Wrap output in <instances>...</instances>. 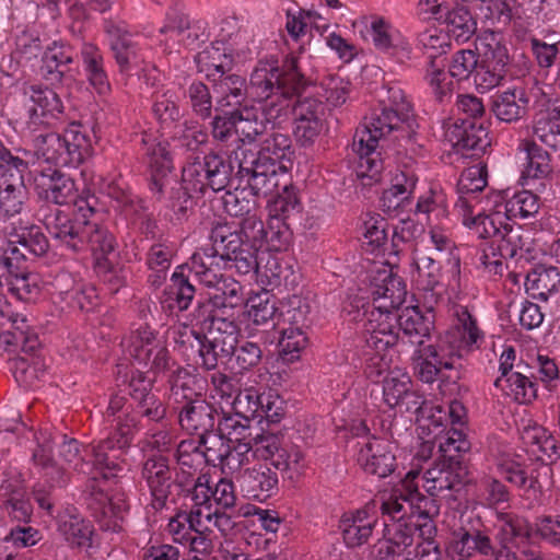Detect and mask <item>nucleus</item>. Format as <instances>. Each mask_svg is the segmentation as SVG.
Masks as SVG:
<instances>
[{"label":"nucleus","mask_w":560,"mask_h":560,"mask_svg":"<svg viewBox=\"0 0 560 560\" xmlns=\"http://www.w3.org/2000/svg\"><path fill=\"white\" fill-rule=\"evenodd\" d=\"M383 401L390 409H397L400 412L420 411L424 415L422 404L424 400L421 395L412 389V381L405 369L397 365L388 369L381 376Z\"/></svg>","instance_id":"obj_14"},{"label":"nucleus","mask_w":560,"mask_h":560,"mask_svg":"<svg viewBox=\"0 0 560 560\" xmlns=\"http://www.w3.org/2000/svg\"><path fill=\"white\" fill-rule=\"evenodd\" d=\"M218 430L230 442L247 441L250 438V419L235 411L217 415Z\"/></svg>","instance_id":"obj_55"},{"label":"nucleus","mask_w":560,"mask_h":560,"mask_svg":"<svg viewBox=\"0 0 560 560\" xmlns=\"http://www.w3.org/2000/svg\"><path fill=\"white\" fill-rule=\"evenodd\" d=\"M310 305L305 299L300 295H292L283 299L278 306L277 323L278 327H305Z\"/></svg>","instance_id":"obj_50"},{"label":"nucleus","mask_w":560,"mask_h":560,"mask_svg":"<svg viewBox=\"0 0 560 560\" xmlns=\"http://www.w3.org/2000/svg\"><path fill=\"white\" fill-rule=\"evenodd\" d=\"M58 530L67 541L78 547L89 546L93 533L89 522L70 512L59 515Z\"/></svg>","instance_id":"obj_49"},{"label":"nucleus","mask_w":560,"mask_h":560,"mask_svg":"<svg viewBox=\"0 0 560 560\" xmlns=\"http://www.w3.org/2000/svg\"><path fill=\"white\" fill-rule=\"evenodd\" d=\"M487 186V170L482 164H475L466 168L457 184L458 199L460 197L476 198L477 201L482 200L475 192L482 190Z\"/></svg>","instance_id":"obj_63"},{"label":"nucleus","mask_w":560,"mask_h":560,"mask_svg":"<svg viewBox=\"0 0 560 560\" xmlns=\"http://www.w3.org/2000/svg\"><path fill=\"white\" fill-rule=\"evenodd\" d=\"M75 207L73 218L58 209L47 214L45 226L50 236L67 248L73 252L89 248L100 264L114 250V237L98 223L88 201L79 200Z\"/></svg>","instance_id":"obj_4"},{"label":"nucleus","mask_w":560,"mask_h":560,"mask_svg":"<svg viewBox=\"0 0 560 560\" xmlns=\"http://www.w3.org/2000/svg\"><path fill=\"white\" fill-rule=\"evenodd\" d=\"M136 427V419L126 416L124 419L118 417L117 429L112 436L98 442H93L90 446V453L93 456V462H84L81 470L97 477L100 472L104 479H109L121 469L120 464L115 455H108V451L122 450L127 447L133 434Z\"/></svg>","instance_id":"obj_11"},{"label":"nucleus","mask_w":560,"mask_h":560,"mask_svg":"<svg viewBox=\"0 0 560 560\" xmlns=\"http://www.w3.org/2000/svg\"><path fill=\"white\" fill-rule=\"evenodd\" d=\"M540 203L536 195L528 190L515 192L511 198L504 196V210L512 218H528L536 214Z\"/></svg>","instance_id":"obj_64"},{"label":"nucleus","mask_w":560,"mask_h":560,"mask_svg":"<svg viewBox=\"0 0 560 560\" xmlns=\"http://www.w3.org/2000/svg\"><path fill=\"white\" fill-rule=\"evenodd\" d=\"M11 370L15 381L24 387H33L46 373L45 359L35 351H28L12 360Z\"/></svg>","instance_id":"obj_41"},{"label":"nucleus","mask_w":560,"mask_h":560,"mask_svg":"<svg viewBox=\"0 0 560 560\" xmlns=\"http://www.w3.org/2000/svg\"><path fill=\"white\" fill-rule=\"evenodd\" d=\"M533 140H522L518 151L523 154L522 177L525 179L546 178L551 173L550 156Z\"/></svg>","instance_id":"obj_38"},{"label":"nucleus","mask_w":560,"mask_h":560,"mask_svg":"<svg viewBox=\"0 0 560 560\" xmlns=\"http://www.w3.org/2000/svg\"><path fill=\"white\" fill-rule=\"evenodd\" d=\"M494 385L503 395L520 404H527L536 397L535 384L520 372L500 375Z\"/></svg>","instance_id":"obj_47"},{"label":"nucleus","mask_w":560,"mask_h":560,"mask_svg":"<svg viewBox=\"0 0 560 560\" xmlns=\"http://www.w3.org/2000/svg\"><path fill=\"white\" fill-rule=\"evenodd\" d=\"M393 442L372 436L360 445L358 464L368 474L385 478L395 469V451Z\"/></svg>","instance_id":"obj_19"},{"label":"nucleus","mask_w":560,"mask_h":560,"mask_svg":"<svg viewBox=\"0 0 560 560\" xmlns=\"http://www.w3.org/2000/svg\"><path fill=\"white\" fill-rule=\"evenodd\" d=\"M35 173L34 184L39 198L55 205H66L75 199L74 182L59 170L49 166Z\"/></svg>","instance_id":"obj_23"},{"label":"nucleus","mask_w":560,"mask_h":560,"mask_svg":"<svg viewBox=\"0 0 560 560\" xmlns=\"http://www.w3.org/2000/svg\"><path fill=\"white\" fill-rule=\"evenodd\" d=\"M306 80L299 70V59L288 57L282 67L277 60H260L254 68L247 94L267 107L270 118H288L292 98L304 90Z\"/></svg>","instance_id":"obj_2"},{"label":"nucleus","mask_w":560,"mask_h":560,"mask_svg":"<svg viewBox=\"0 0 560 560\" xmlns=\"http://www.w3.org/2000/svg\"><path fill=\"white\" fill-rule=\"evenodd\" d=\"M454 211L463 224L481 238L494 237L510 244L520 237L511 228V220L504 210L503 192H492L479 201L476 198L460 197Z\"/></svg>","instance_id":"obj_5"},{"label":"nucleus","mask_w":560,"mask_h":560,"mask_svg":"<svg viewBox=\"0 0 560 560\" xmlns=\"http://www.w3.org/2000/svg\"><path fill=\"white\" fill-rule=\"evenodd\" d=\"M293 155L292 142L288 135L272 132L261 143L260 150L238 145L234 151L237 174H250V185L256 192L273 194L288 177Z\"/></svg>","instance_id":"obj_3"},{"label":"nucleus","mask_w":560,"mask_h":560,"mask_svg":"<svg viewBox=\"0 0 560 560\" xmlns=\"http://www.w3.org/2000/svg\"><path fill=\"white\" fill-rule=\"evenodd\" d=\"M212 245L205 248L215 249L217 255L222 258L223 268H235L238 273L247 275L260 270L264 256H259L260 246L246 240L241 232H231L225 226H218L211 234Z\"/></svg>","instance_id":"obj_10"},{"label":"nucleus","mask_w":560,"mask_h":560,"mask_svg":"<svg viewBox=\"0 0 560 560\" xmlns=\"http://www.w3.org/2000/svg\"><path fill=\"white\" fill-rule=\"evenodd\" d=\"M377 524L375 506H365L342 514L339 528L345 545L348 548H357L366 544Z\"/></svg>","instance_id":"obj_21"},{"label":"nucleus","mask_w":560,"mask_h":560,"mask_svg":"<svg viewBox=\"0 0 560 560\" xmlns=\"http://www.w3.org/2000/svg\"><path fill=\"white\" fill-rule=\"evenodd\" d=\"M105 32L120 72L130 73L136 71L139 73L144 70L142 54L137 44L132 42L125 23L108 21L105 23Z\"/></svg>","instance_id":"obj_18"},{"label":"nucleus","mask_w":560,"mask_h":560,"mask_svg":"<svg viewBox=\"0 0 560 560\" xmlns=\"http://www.w3.org/2000/svg\"><path fill=\"white\" fill-rule=\"evenodd\" d=\"M451 78L450 71H445L443 63H438L435 59L430 61L425 70L424 81L434 96L441 102L448 97L454 90V83Z\"/></svg>","instance_id":"obj_62"},{"label":"nucleus","mask_w":560,"mask_h":560,"mask_svg":"<svg viewBox=\"0 0 560 560\" xmlns=\"http://www.w3.org/2000/svg\"><path fill=\"white\" fill-rule=\"evenodd\" d=\"M447 550L453 560H468L476 553L492 555L493 546L490 537L481 532L469 533L459 529L453 533Z\"/></svg>","instance_id":"obj_33"},{"label":"nucleus","mask_w":560,"mask_h":560,"mask_svg":"<svg viewBox=\"0 0 560 560\" xmlns=\"http://www.w3.org/2000/svg\"><path fill=\"white\" fill-rule=\"evenodd\" d=\"M458 358L440 340L438 345L423 346L418 351L416 371L424 383H432L443 370H453L455 359Z\"/></svg>","instance_id":"obj_25"},{"label":"nucleus","mask_w":560,"mask_h":560,"mask_svg":"<svg viewBox=\"0 0 560 560\" xmlns=\"http://www.w3.org/2000/svg\"><path fill=\"white\" fill-rule=\"evenodd\" d=\"M194 277L205 287L214 289L209 302L215 313L226 314V310L240 306L244 301L243 288L234 279L222 273V258L213 248H199L188 265Z\"/></svg>","instance_id":"obj_8"},{"label":"nucleus","mask_w":560,"mask_h":560,"mask_svg":"<svg viewBox=\"0 0 560 560\" xmlns=\"http://www.w3.org/2000/svg\"><path fill=\"white\" fill-rule=\"evenodd\" d=\"M195 61L200 73H203L208 80L215 81L217 78H222L232 70L234 58L231 49L222 39L213 42L198 52Z\"/></svg>","instance_id":"obj_29"},{"label":"nucleus","mask_w":560,"mask_h":560,"mask_svg":"<svg viewBox=\"0 0 560 560\" xmlns=\"http://www.w3.org/2000/svg\"><path fill=\"white\" fill-rule=\"evenodd\" d=\"M428 244L436 252L445 253L448 256L447 261L450 266V290L453 294L462 291L460 259L455 253L456 246L450 230L439 224H430L428 232Z\"/></svg>","instance_id":"obj_30"},{"label":"nucleus","mask_w":560,"mask_h":560,"mask_svg":"<svg viewBox=\"0 0 560 560\" xmlns=\"http://www.w3.org/2000/svg\"><path fill=\"white\" fill-rule=\"evenodd\" d=\"M73 60L72 49L63 44L54 43L43 55L42 71L46 80L61 81L65 68Z\"/></svg>","instance_id":"obj_48"},{"label":"nucleus","mask_w":560,"mask_h":560,"mask_svg":"<svg viewBox=\"0 0 560 560\" xmlns=\"http://www.w3.org/2000/svg\"><path fill=\"white\" fill-rule=\"evenodd\" d=\"M172 38H176L186 47H194L198 42L209 37L207 23L201 20H191L186 15L176 16L167 26Z\"/></svg>","instance_id":"obj_46"},{"label":"nucleus","mask_w":560,"mask_h":560,"mask_svg":"<svg viewBox=\"0 0 560 560\" xmlns=\"http://www.w3.org/2000/svg\"><path fill=\"white\" fill-rule=\"evenodd\" d=\"M201 445V454L203 455V464L220 465L230 450L231 442L224 438L220 432H209L199 436Z\"/></svg>","instance_id":"obj_61"},{"label":"nucleus","mask_w":560,"mask_h":560,"mask_svg":"<svg viewBox=\"0 0 560 560\" xmlns=\"http://www.w3.org/2000/svg\"><path fill=\"white\" fill-rule=\"evenodd\" d=\"M33 145L38 160L55 166H78L92 154L90 133L78 124H71L62 135H34Z\"/></svg>","instance_id":"obj_9"},{"label":"nucleus","mask_w":560,"mask_h":560,"mask_svg":"<svg viewBox=\"0 0 560 560\" xmlns=\"http://www.w3.org/2000/svg\"><path fill=\"white\" fill-rule=\"evenodd\" d=\"M464 468L458 462L442 460L429 468L419 480L422 487L432 497L446 490H454L463 483Z\"/></svg>","instance_id":"obj_27"},{"label":"nucleus","mask_w":560,"mask_h":560,"mask_svg":"<svg viewBox=\"0 0 560 560\" xmlns=\"http://www.w3.org/2000/svg\"><path fill=\"white\" fill-rule=\"evenodd\" d=\"M213 90L218 109L240 105L243 96L247 93L245 80L237 74H224L213 81Z\"/></svg>","instance_id":"obj_45"},{"label":"nucleus","mask_w":560,"mask_h":560,"mask_svg":"<svg viewBox=\"0 0 560 560\" xmlns=\"http://www.w3.org/2000/svg\"><path fill=\"white\" fill-rule=\"evenodd\" d=\"M415 185L416 179L412 176L404 172L397 174L393 185L382 195L381 202L384 210L390 212L400 208L408 200Z\"/></svg>","instance_id":"obj_57"},{"label":"nucleus","mask_w":560,"mask_h":560,"mask_svg":"<svg viewBox=\"0 0 560 560\" xmlns=\"http://www.w3.org/2000/svg\"><path fill=\"white\" fill-rule=\"evenodd\" d=\"M127 348L136 361L155 373L171 371L174 365L165 342L156 338V334L149 326H140L132 331Z\"/></svg>","instance_id":"obj_15"},{"label":"nucleus","mask_w":560,"mask_h":560,"mask_svg":"<svg viewBox=\"0 0 560 560\" xmlns=\"http://www.w3.org/2000/svg\"><path fill=\"white\" fill-rule=\"evenodd\" d=\"M281 337L279 340L280 353L283 360L293 362L300 358L301 352L307 346V337L304 327H279Z\"/></svg>","instance_id":"obj_60"},{"label":"nucleus","mask_w":560,"mask_h":560,"mask_svg":"<svg viewBox=\"0 0 560 560\" xmlns=\"http://www.w3.org/2000/svg\"><path fill=\"white\" fill-rule=\"evenodd\" d=\"M453 324L441 339L458 358L463 352L480 348L485 334L467 307L455 305L452 311Z\"/></svg>","instance_id":"obj_16"},{"label":"nucleus","mask_w":560,"mask_h":560,"mask_svg":"<svg viewBox=\"0 0 560 560\" xmlns=\"http://www.w3.org/2000/svg\"><path fill=\"white\" fill-rule=\"evenodd\" d=\"M218 410L205 399L196 398L189 401L179 413L180 427L189 433L199 436L213 429Z\"/></svg>","instance_id":"obj_35"},{"label":"nucleus","mask_w":560,"mask_h":560,"mask_svg":"<svg viewBox=\"0 0 560 560\" xmlns=\"http://www.w3.org/2000/svg\"><path fill=\"white\" fill-rule=\"evenodd\" d=\"M235 115V135L242 142L241 145L246 144L249 147L255 138L266 130V125L280 124L287 118H270L267 113V107L259 106H244L242 109L234 113Z\"/></svg>","instance_id":"obj_28"},{"label":"nucleus","mask_w":560,"mask_h":560,"mask_svg":"<svg viewBox=\"0 0 560 560\" xmlns=\"http://www.w3.org/2000/svg\"><path fill=\"white\" fill-rule=\"evenodd\" d=\"M533 136L552 149L560 144V106L539 115L534 125Z\"/></svg>","instance_id":"obj_53"},{"label":"nucleus","mask_w":560,"mask_h":560,"mask_svg":"<svg viewBox=\"0 0 560 560\" xmlns=\"http://www.w3.org/2000/svg\"><path fill=\"white\" fill-rule=\"evenodd\" d=\"M237 481L247 497L258 501H265L278 492V475L267 464L259 463L244 469Z\"/></svg>","instance_id":"obj_24"},{"label":"nucleus","mask_w":560,"mask_h":560,"mask_svg":"<svg viewBox=\"0 0 560 560\" xmlns=\"http://www.w3.org/2000/svg\"><path fill=\"white\" fill-rule=\"evenodd\" d=\"M279 188L282 189V192L278 194L269 203L268 218L282 219L287 222V219L300 211V201L295 191L290 187L288 177L282 179V184L273 192H278Z\"/></svg>","instance_id":"obj_56"},{"label":"nucleus","mask_w":560,"mask_h":560,"mask_svg":"<svg viewBox=\"0 0 560 560\" xmlns=\"http://www.w3.org/2000/svg\"><path fill=\"white\" fill-rule=\"evenodd\" d=\"M206 514L199 510L189 513H178L171 517L166 527V534L176 544L187 548L197 555H207L212 549V540L207 536L206 525L209 523Z\"/></svg>","instance_id":"obj_12"},{"label":"nucleus","mask_w":560,"mask_h":560,"mask_svg":"<svg viewBox=\"0 0 560 560\" xmlns=\"http://www.w3.org/2000/svg\"><path fill=\"white\" fill-rule=\"evenodd\" d=\"M498 471L499 474L510 483L515 485L518 488L525 489V490H536L541 489L542 483L540 481V476L545 475L548 476L550 472V467L546 464H541L539 466V471L536 476L530 474V476L527 475V471L523 468V465L518 460L517 456H513L510 454L502 455L498 459Z\"/></svg>","instance_id":"obj_34"},{"label":"nucleus","mask_w":560,"mask_h":560,"mask_svg":"<svg viewBox=\"0 0 560 560\" xmlns=\"http://www.w3.org/2000/svg\"><path fill=\"white\" fill-rule=\"evenodd\" d=\"M37 442V448L33 454L34 464L45 470V477L50 482V487L66 485L67 477L63 468L59 467L52 459V436L47 433H40Z\"/></svg>","instance_id":"obj_43"},{"label":"nucleus","mask_w":560,"mask_h":560,"mask_svg":"<svg viewBox=\"0 0 560 560\" xmlns=\"http://www.w3.org/2000/svg\"><path fill=\"white\" fill-rule=\"evenodd\" d=\"M411 278L418 290L425 293L427 303L436 304L444 300L459 298L460 291L453 294L448 287L450 269L445 276L440 272V265L430 256L415 250L411 264Z\"/></svg>","instance_id":"obj_13"},{"label":"nucleus","mask_w":560,"mask_h":560,"mask_svg":"<svg viewBox=\"0 0 560 560\" xmlns=\"http://www.w3.org/2000/svg\"><path fill=\"white\" fill-rule=\"evenodd\" d=\"M55 287L60 298L73 307L90 311L96 304L97 295L95 288L75 282L70 273H59L55 279Z\"/></svg>","instance_id":"obj_36"},{"label":"nucleus","mask_w":560,"mask_h":560,"mask_svg":"<svg viewBox=\"0 0 560 560\" xmlns=\"http://www.w3.org/2000/svg\"><path fill=\"white\" fill-rule=\"evenodd\" d=\"M417 211L428 215L429 224H432L434 220L440 221L447 218L448 202L445 192L439 188H430L420 196Z\"/></svg>","instance_id":"obj_58"},{"label":"nucleus","mask_w":560,"mask_h":560,"mask_svg":"<svg viewBox=\"0 0 560 560\" xmlns=\"http://www.w3.org/2000/svg\"><path fill=\"white\" fill-rule=\"evenodd\" d=\"M206 338L214 343V347H219L222 353L232 355L237 345V325L233 319L214 313Z\"/></svg>","instance_id":"obj_42"},{"label":"nucleus","mask_w":560,"mask_h":560,"mask_svg":"<svg viewBox=\"0 0 560 560\" xmlns=\"http://www.w3.org/2000/svg\"><path fill=\"white\" fill-rule=\"evenodd\" d=\"M235 165L237 166V162L234 155L230 162H225L219 154L211 153L206 155L205 161L201 162V167L207 175L209 187L213 191L223 190L230 182V176Z\"/></svg>","instance_id":"obj_51"},{"label":"nucleus","mask_w":560,"mask_h":560,"mask_svg":"<svg viewBox=\"0 0 560 560\" xmlns=\"http://www.w3.org/2000/svg\"><path fill=\"white\" fill-rule=\"evenodd\" d=\"M142 477L150 489L154 509H162L173 485V474L167 459L163 456L149 457L143 464Z\"/></svg>","instance_id":"obj_26"},{"label":"nucleus","mask_w":560,"mask_h":560,"mask_svg":"<svg viewBox=\"0 0 560 560\" xmlns=\"http://www.w3.org/2000/svg\"><path fill=\"white\" fill-rule=\"evenodd\" d=\"M409 109L408 104H401L399 110ZM407 115L398 109L384 107L374 113L371 118L359 127L353 137L352 148L359 155V167L363 176L374 178L382 170L381 154L376 151L386 135L398 130Z\"/></svg>","instance_id":"obj_6"},{"label":"nucleus","mask_w":560,"mask_h":560,"mask_svg":"<svg viewBox=\"0 0 560 560\" xmlns=\"http://www.w3.org/2000/svg\"><path fill=\"white\" fill-rule=\"evenodd\" d=\"M529 97L522 88L508 89L498 93L493 100V113L498 119L513 122L521 119L527 112Z\"/></svg>","instance_id":"obj_37"},{"label":"nucleus","mask_w":560,"mask_h":560,"mask_svg":"<svg viewBox=\"0 0 560 560\" xmlns=\"http://www.w3.org/2000/svg\"><path fill=\"white\" fill-rule=\"evenodd\" d=\"M397 330H401L408 337H425L430 332V323L425 320L418 306H408L396 315L394 322Z\"/></svg>","instance_id":"obj_59"},{"label":"nucleus","mask_w":560,"mask_h":560,"mask_svg":"<svg viewBox=\"0 0 560 560\" xmlns=\"http://www.w3.org/2000/svg\"><path fill=\"white\" fill-rule=\"evenodd\" d=\"M395 313H386L370 308L365 312L362 337L366 350L364 374L372 382H378L392 361V349L398 339V330L394 322Z\"/></svg>","instance_id":"obj_7"},{"label":"nucleus","mask_w":560,"mask_h":560,"mask_svg":"<svg viewBox=\"0 0 560 560\" xmlns=\"http://www.w3.org/2000/svg\"><path fill=\"white\" fill-rule=\"evenodd\" d=\"M533 136L552 149L560 144V106L539 115L534 125Z\"/></svg>","instance_id":"obj_52"},{"label":"nucleus","mask_w":560,"mask_h":560,"mask_svg":"<svg viewBox=\"0 0 560 560\" xmlns=\"http://www.w3.org/2000/svg\"><path fill=\"white\" fill-rule=\"evenodd\" d=\"M184 270V266L177 267L164 290L163 303H167L170 308L185 311L195 296V287L185 276Z\"/></svg>","instance_id":"obj_44"},{"label":"nucleus","mask_w":560,"mask_h":560,"mask_svg":"<svg viewBox=\"0 0 560 560\" xmlns=\"http://www.w3.org/2000/svg\"><path fill=\"white\" fill-rule=\"evenodd\" d=\"M243 235L247 241L260 246L261 252L287 250L292 241L289 224L282 219L268 218L265 226L264 222L254 214L243 221Z\"/></svg>","instance_id":"obj_17"},{"label":"nucleus","mask_w":560,"mask_h":560,"mask_svg":"<svg viewBox=\"0 0 560 560\" xmlns=\"http://www.w3.org/2000/svg\"><path fill=\"white\" fill-rule=\"evenodd\" d=\"M238 176L246 180L247 187L226 191L223 196L224 209L232 217H250L249 214L258 208V198L269 194L256 192L252 188L250 174H238Z\"/></svg>","instance_id":"obj_40"},{"label":"nucleus","mask_w":560,"mask_h":560,"mask_svg":"<svg viewBox=\"0 0 560 560\" xmlns=\"http://www.w3.org/2000/svg\"><path fill=\"white\" fill-rule=\"evenodd\" d=\"M142 143L145 149V161L153 178V186L162 191V179L173 170V161L167 143L152 135H144Z\"/></svg>","instance_id":"obj_32"},{"label":"nucleus","mask_w":560,"mask_h":560,"mask_svg":"<svg viewBox=\"0 0 560 560\" xmlns=\"http://www.w3.org/2000/svg\"><path fill=\"white\" fill-rule=\"evenodd\" d=\"M447 2L434 4L431 13L435 20L446 24L447 31L459 40H467L476 31V21L469 11L456 3L452 9Z\"/></svg>","instance_id":"obj_31"},{"label":"nucleus","mask_w":560,"mask_h":560,"mask_svg":"<svg viewBox=\"0 0 560 560\" xmlns=\"http://www.w3.org/2000/svg\"><path fill=\"white\" fill-rule=\"evenodd\" d=\"M372 310L394 313L406 300L407 288L404 280L383 267L376 270L371 287Z\"/></svg>","instance_id":"obj_20"},{"label":"nucleus","mask_w":560,"mask_h":560,"mask_svg":"<svg viewBox=\"0 0 560 560\" xmlns=\"http://www.w3.org/2000/svg\"><path fill=\"white\" fill-rule=\"evenodd\" d=\"M523 440L532 447L533 453L538 455L542 460H553L558 458V447L556 439L542 427H528L523 432Z\"/></svg>","instance_id":"obj_54"},{"label":"nucleus","mask_w":560,"mask_h":560,"mask_svg":"<svg viewBox=\"0 0 560 560\" xmlns=\"http://www.w3.org/2000/svg\"><path fill=\"white\" fill-rule=\"evenodd\" d=\"M30 98L33 106L28 109L25 124L30 136H33L42 126L49 125L51 119H57L63 113V104L54 90L40 85L31 86Z\"/></svg>","instance_id":"obj_22"},{"label":"nucleus","mask_w":560,"mask_h":560,"mask_svg":"<svg viewBox=\"0 0 560 560\" xmlns=\"http://www.w3.org/2000/svg\"><path fill=\"white\" fill-rule=\"evenodd\" d=\"M434 443L430 440L422 441L417 450L413 460V467L406 474L401 480L399 488L382 503V512L387 515L393 524L384 523L388 535L386 541L388 553H399L402 549L413 544V534L418 527L432 536L434 526L429 520V513L422 511L416 502L425 501L424 497L419 492L420 470L417 468L420 462L428 460L433 453Z\"/></svg>","instance_id":"obj_1"},{"label":"nucleus","mask_w":560,"mask_h":560,"mask_svg":"<svg viewBox=\"0 0 560 560\" xmlns=\"http://www.w3.org/2000/svg\"><path fill=\"white\" fill-rule=\"evenodd\" d=\"M476 49L480 61L508 69L511 58L506 39L501 32L489 30L481 32L476 39Z\"/></svg>","instance_id":"obj_39"}]
</instances>
